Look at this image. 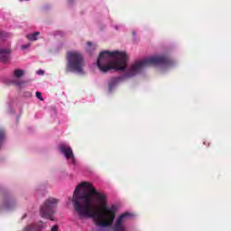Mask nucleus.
<instances>
[{
	"label": "nucleus",
	"instance_id": "7",
	"mask_svg": "<svg viewBox=\"0 0 231 231\" xmlns=\"http://www.w3.org/2000/svg\"><path fill=\"white\" fill-rule=\"evenodd\" d=\"M131 217V214L129 213H124L121 216H119L114 226V231H125V227H124L122 223H124L125 219H127V217Z\"/></svg>",
	"mask_w": 231,
	"mask_h": 231
},
{
	"label": "nucleus",
	"instance_id": "11",
	"mask_svg": "<svg viewBox=\"0 0 231 231\" xmlns=\"http://www.w3.org/2000/svg\"><path fill=\"white\" fill-rule=\"evenodd\" d=\"M39 35H41V32H35L32 34H27L26 37L29 41H37V37H39Z\"/></svg>",
	"mask_w": 231,
	"mask_h": 231
},
{
	"label": "nucleus",
	"instance_id": "8",
	"mask_svg": "<svg viewBox=\"0 0 231 231\" xmlns=\"http://www.w3.org/2000/svg\"><path fill=\"white\" fill-rule=\"evenodd\" d=\"M10 53H12V51L10 49H0L1 62H4V64H6V62L10 60Z\"/></svg>",
	"mask_w": 231,
	"mask_h": 231
},
{
	"label": "nucleus",
	"instance_id": "9",
	"mask_svg": "<svg viewBox=\"0 0 231 231\" xmlns=\"http://www.w3.org/2000/svg\"><path fill=\"white\" fill-rule=\"evenodd\" d=\"M42 228H46V224L40 222L39 224L27 226L24 231H41Z\"/></svg>",
	"mask_w": 231,
	"mask_h": 231
},
{
	"label": "nucleus",
	"instance_id": "15",
	"mask_svg": "<svg viewBox=\"0 0 231 231\" xmlns=\"http://www.w3.org/2000/svg\"><path fill=\"white\" fill-rule=\"evenodd\" d=\"M30 48V43L22 45V50H28Z\"/></svg>",
	"mask_w": 231,
	"mask_h": 231
},
{
	"label": "nucleus",
	"instance_id": "3",
	"mask_svg": "<svg viewBox=\"0 0 231 231\" xmlns=\"http://www.w3.org/2000/svg\"><path fill=\"white\" fill-rule=\"evenodd\" d=\"M127 60H129V55L125 51H102L97 61V66L102 73H107L111 69L116 71H125L127 68Z\"/></svg>",
	"mask_w": 231,
	"mask_h": 231
},
{
	"label": "nucleus",
	"instance_id": "20",
	"mask_svg": "<svg viewBox=\"0 0 231 231\" xmlns=\"http://www.w3.org/2000/svg\"><path fill=\"white\" fill-rule=\"evenodd\" d=\"M18 86H21V84H23V83H16Z\"/></svg>",
	"mask_w": 231,
	"mask_h": 231
},
{
	"label": "nucleus",
	"instance_id": "5",
	"mask_svg": "<svg viewBox=\"0 0 231 231\" xmlns=\"http://www.w3.org/2000/svg\"><path fill=\"white\" fill-rule=\"evenodd\" d=\"M60 200L55 198L47 199L44 203L41 206L40 215L45 219H50V221H55V212L57 210V206Z\"/></svg>",
	"mask_w": 231,
	"mask_h": 231
},
{
	"label": "nucleus",
	"instance_id": "17",
	"mask_svg": "<svg viewBox=\"0 0 231 231\" xmlns=\"http://www.w3.org/2000/svg\"><path fill=\"white\" fill-rule=\"evenodd\" d=\"M87 46H88L89 48H91V46H93V43H91V42H87Z\"/></svg>",
	"mask_w": 231,
	"mask_h": 231
},
{
	"label": "nucleus",
	"instance_id": "10",
	"mask_svg": "<svg viewBox=\"0 0 231 231\" xmlns=\"http://www.w3.org/2000/svg\"><path fill=\"white\" fill-rule=\"evenodd\" d=\"M5 140H6V132L5 129H0V148L2 147Z\"/></svg>",
	"mask_w": 231,
	"mask_h": 231
},
{
	"label": "nucleus",
	"instance_id": "6",
	"mask_svg": "<svg viewBox=\"0 0 231 231\" xmlns=\"http://www.w3.org/2000/svg\"><path fill=\"white\" fill-rule=\"evenodd\" d=\"M60 151L62 154H64L67 160H71V163L75 165V155H73V150L66 144H61L60 146Z\"/></svg>",
	"mask_w": 231,
	"mask_h": 231
},
{
	"label": "nucleus",
	"instance_id": "1",
	"mask_svg": "<svg viewBox=\"0 0 231 231\" xmlns=\"http://www.w3.org/2000/svg\"><path fill=\"white\" fill-rule=\"evenodd\" d=\"M72 203L79 219L93 217L99 226H111L118 210L116 205L107 207V195L86 181L76 187Z\"/></svg>",
	"mask_w": 231,
	"mask_h": 231
},
{
	"label": "nucleus",
	"instance_id": "13",
	"mask_svg": "<svg viewBox=\"0 0 231 231\" xmlns=\"http://www.w3.org/2000/svg\"><path fill=\"white\" fill-rule=\"evenodd\" d=\"M5 37H8V33H6L5 32H0V41H3V39H5Z\"/></svg>",
	"mask_w": 231,
	"mask_h": 231
},
{
	"label": "nucleus",
	"instance_id": "18",
	"mask_svg": "<svg viewBox=\"0 0 231 231\" xmlns=\"http://www.w3.org/2000/svg\"><path fill=\"white\" fill-rule=\"evenodd\" d=\"M38 75H44V70H39Z\"/></svg>",
	"mask_w": 231,
	"mask_h": 231
},
{
	"label": "nucleus",
	"instance_id": "14",
	"mask_svg": "<svg viewBox=\"0 0 231 231\" xmlns=\"http://www.w3.org/2000/svg\"><path fill=\"white\" fill-rule=\"evenodd\" d=\"M36 97H38L39 98V100H44L43 98H42V93H41V92H39V91H37L36 92Z\"/></svg>",
	"mask_w": 231,
	"mask_h": 231
},
{
	"label": "nucleus",
	"instance_id": "19",
	"mask_svg": "<svg viewBox=\"0 0 231 231\" xmlns=\"http://www.w3.org/2000/svg\"><path fill=\"white\" fill-rule=\"evenodd\" d=\"M133 34H134V35H136V32H133Z\"/></svg>",
	"mask_w": 231,
	"mask_h": 231
},
{
	"label": "nucleus",
	"instance_id": "16",
	"mask_svg": "<svg viewBox=\"0 0 231 231\" xmlns=\"http://www.w3.org/2000/svg\"><path fill=\"white\" fill-rule=\"evenodd\" d=\"M51 231H59V226H52Z\"/></svg>",
	"mask_w": 231,
	"mask_h": 231
},
{
	"label": "nucleus",
	"instance_id": "12",
	"mask_svg": "<svg viewBox=\"0 0 231 231\" xmlns=\"http://www.w3.org/2000/svg\"><path fill=\"white\" fill-rule=\"evenodd\" d=\"M14 75L17 79H21V77H23L24 75V70H23V69H15L14 72Z\"/></svg>",
	"mask_w": 231,
	"mask_h": 231
},
{
	"label": "nucleus",
	"instance_id": "4",
	"mask_svg": "<svg viewBox=\"0 0 231 231\" xmlns=\"http://www.w3.org/2000/svg\"><path fill=\"white\" fill-rule=\"evenodd\" d=\"M67 69L69 71H76L77 73H84V57L80 52L70 51L67 53Z\"/></svg>",
	"mask_w": 231,
	"mask_h": 231
},
{
	"label": "nucleus",
	"instance_id": "2",
	"mask_svg": "<svg viewBox=\"0 0 231 231\" xmlns=\"http://www.w3.org/2000/svg\"><path fill=\"white\" fill-rule=\"evenodd\" d=\"M170 64L171 60L165 56H152L143 60L135 61L128 69L125 76L110 79L108 81V91L111 93L125 77H134V75H138V73H140L143 68H147V66H169Z\"/></svg>",
	"mask_w": 231,
	"mask_h": 231
}]
</instances>
